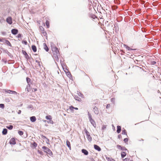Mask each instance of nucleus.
Instances as JSON below:
<instances>
[{
	"mask_svg": "<svg viewBox=\"0 0 161 161\" xmlns=\"http://www.w3.org/2000/svg\"><path fill=\"white\" fill-rule=\"evenodd\" d=\"M88 114L89 117V119L90 120L91 123L92 125L93 126L95 127L96 126V124L94 120L92 119V116L91 114L89 113V112H88Z\"/></svg>",
	"mask_w": 161,
	"mask_h": 161,
	"instance_id": "obj_3",
	"label": "nucleus"
},
{
	"mask_svg": "<svg viewBox=\"0 0 161 161\" xmlns=\"http://www.w3.org/2000/svg\"><path fill=\"white\" fill-rule=\"evenodd\" d=\"M65 72L66 73L67 76L69 78L72 77V75H71L70 72L68 71L66 72L65 71Z\"/></svg>",
	"mask_w": 161,
	"mask_h": 161,
	"instance_id": "obj_28",
	"label": "nucleus"
},
{
	"mask_svg": "<svg viewBox=\"0 0 161 161\" xmlns=\"http://www.w3.org/2000/svg\"><path fill=\"white\" fill-rule=\"evenodd\" d=\"M44 45V49L45 50V51L47 52H48L49 51V49L47 46L46 44L45 43H43Z\"/></svg>",
	"mask_w": 161,
	"mask_h": 161,
	"instance_id": "obj_18",
	"label": "nucleus"
},
{
	"mask_svg": "<svg viewBox=\"0 0 161 161\" xmlns=\"http://www.w3.org/2000/svg\"><path fill=\"white\" fill-rule=\"evenodd\" d=\"M117 148L119 149H121L122 147L119 145H117Z\"/></svg>",
	"mask_w": 161,
	"mask_h": 161,
	"instance_id": "obj_45",
	"label": "nucleus"
},
{
	"mask_svg": "<svg viewBox=\"0 0 161 161\" xmlns=\"http://www.w3.org/2000/svg\"><path fill=\"white\" fill-rule=\"evenodd\" d=\"M31 48L33 50V51L34 52H35L36 51L37 49H36V47L35 45H33L31 46Z\"/></svg>",
	"mask_w": 161,
	"mask_h": 161,
	"instance_id": "obj_22",
	"label": "nucleus"
},
{
	"mask_svg": "<svg viewBox=\"0 0 161 161\" xmlns=\"http://www.w3.org/2000/svg\"><path fill=\"white\" fill-rule=\"evenodd\" d=\"M37 152H38V153H39L41 155H43L44 154L43 153L42 151H40L39 150H38Z\"/></svg>",
	"mask_w": 161,
	"mask_h": 161,
	"instance_id": "obj_37",
	"label": "nucleus"
},
{
	"mask_svg": "<svg viewBox=\"0 0 161 161\" xmlns=\"http://www.w3.org/2000/svg\"><path fill=\"white\" fill-rule=\"evenodd\" d=\"M101 2H102L104 4V5H106V6L107 5V4L106 3V1H100Z\"/></svg>",
	"mask_w": 161,
	"mask_h": 161,
	"instance_id": "obj_47",
	"label": "nucleus"
},
{
	"mask_svg": "<svg viewBox=\"0 0 161 161\" xmlns=\"http://www.w3.org/2000/svg\"><path fill=\"white\" fill-rule=\"evenodd\" d=\"M82 152L86 155H87L88 154V152L87 150L85 149H82L81 150Z\"/></svg>",
	"mask_w": 161,
	"mask_h": 161,
	"instance_id": "obj_17",
	"label": "nucleus"
},
{
	"mask_svg": "<svg viewBox=\"0 0 161 161\" xmlns=\"http://www.w3.org/2000/svg\"><path fill=\"white\" fill-rule=\"evenodd\" d=\"M27 108H31L32 109L33 108V106L31 105H29Z\"/></svg>",
	"mask_w": 161,
	"mask_h": 161,
	"instance_id": "obj_48",
	"label": "nucleus"
},
{
	"mask_svg": "<svg viewBox=\"0 0 161 161\" xmlns=\"http://www.w3.org/2000/svg\"><path fill=\"white\" fill-rule=\"evenodd\" d=\"M114 1V3H117V4H120L119 1L116 0V1Z\"/></svg>",
	"mask_w": 161,
	"mask_h": 161,
	"instance_id": "obj_49",
	"label": "nucleus"
},
{
	"mask_svg": "<svg viewBox=\"0 0 161 161\" xmlns=\"http://www.w3.org/2000/svg\"><path fill=\"white\" fill-rule=\"evenodd\" d=\"M86 138L89 142H91L92 141V138L90 135L86 136Z\"/></svg>",
	"mask_w": 161,
	"mask_h": 161,
	"instance_id": "obj_21",
	"label": "nucleus"
},
{
	"mask_svg": "<svg viewBox=\"0 0 161 161\" xmlns=\"http://www.w3.org/2000/svg\"><path fill=\"white\" fill-rule=\"evenodd\" d=\"M118 138L119 139H122V137L121 135H119L118 136Z\"/></svg>",
	"mask_w": 161,
	"mask_h": 161,
	"instance_id": "obj_53",
	"label": "nucleus"
},
{
	"mask_svg": "<svg viewBox=\"0 0 161 161\" xmlns=\"http://www.w3.org/2000/svg\"><path fill=\"white\" fill-rule=\"evenodd\" d=\"M156 64V62L155 61H153L151 62V64L152 65H154Z\"/></svg>",
	"mask_w": 161,
	"mask_h": 161,
	"instance_id": "obj_56",
	"label": "nucleus"
},
{
	"mask_svg": "<svg viewBox=\"0 0 161 161\" xmlns=\"http://www.w3.org/2000/svg\"><path fill=\"white\" fill-rule=\"evenodd\" d=\"M2 34L3 35H6V32H2Z\"/></svg>",
	"mask_w": 161,
	"mask_h": 161,
	"instance_id": "obj_63",
	"label": "nucleus"
},
{
	"mask_svg": "<svg viewBox=\"0 0 161 161\" xmlns=\"http://www.w3.org/2000/svg\"><path fill=\"white\" fill-rule=\"evenodd\" d=\"M21 111L20 110H19L18 112V114H20L21 113Z\"/></svg>",
	"mask_w": 161,
	"mask_h": 161,
	"instance_id": "obj_62",
	"label": "nucleus"
},
{
	"mask_svg": "<svg viewBox=\"0 0 161 161\" xmlns=\"http://www.w3.org/2000/svg\"><path fill=\"white\" fill-rule=\"evenodd\" d=\"M94 13L95 12H92V13H91V12H89V16L90 17L92 18L93 19H95L96 18H97V17L95 15H94L93 14V13Z\"/></svg>",
	"mask_w": 161,
	"mask_h": 161,
	"instance_id": "obj_7",
	"label": "nucleus"
},
{
	"mask_svg": "<svg viewBox=\"0 0 161 161\" xmlns=\"http://www.w3.org/2000/svg\"><path fill=\"white\" fill-rule=\"evenodd\" d=\"M46 118L48 120H50L52 119V117L50 115H47L46 116Z\"/></svg>",
	"mask_w": 161,
	"mask_h": 161,
	"instance_id": "obj_30",
	"label": "nucleus"
},
{
	"mask_svg": "<svg viewBox=\"0 0 161 161\" xmlns=\"http://www.w3.org/2000/svg\"><path fill=\"white\" fill-rule=\"evenodd\" d=\"M26 81L27 82V83H28V84L29 85H30V84L29 83H31V79L29 78V77H27L26 78Z\"/></svg>",
	"mask_w": 161,
	"mask_h": 161,
	"instance_id": "obj_27",
	"label": "nucleus"
},
{
	"mask_svg": "<svg viewBox=\"0 0 161 161\" xmlns=\"http://www.w3.org/2000/svg\"><path fill=\"white\" fill-rule=\"evenodd\" d=\"M115 99L114 98H112L111 99V102L113 103L114 104L115 103Z\"/></svg>",
	"mask_w": 161,
	"mask_h": 161,
	"instance_id": "obj_39",
	"label": "nucleus"
},
{
	"mask_svg": "<svg viewBox=\"0 0 161 161\" xmlns=\"http://www.w3.org/2000/svg\"><path fill=\"white\" fill-rule=\"evenodd\" d=\"M42 138L43 139H47V140L48 141H49V139H48V138H47L45 136H42Z\"/></svg>",
	"mask_w": 161,
	"mask_h": 161,
	"instance_id": "obj_51",
	"label": "nucleus"
},
{
	"mask_svg": "<svg viewBox=\"0 0 161 161\" xmlns=\"http://www.w3.org/2000/svg\"><path fill=\"white\" fill-rule=\"evenodd\" d=\"M3 91L6 93L13 94L16 95L17 94V92L14 91L10 90H7L6 89H3Z\"/></svg>",
	"mask_w": 161,
	"mask_h": 161,
	"instance_id": "obj_5",
	"label": "nucleus"
},
{
	"mask_svg": "<svg viewBox=\"0 0 161 161\" xmlns=\"http://www.w3.org/2000/svg\"><path fill=\"white\" fill-rule=\"evenodd\" d=\"M4 42H5L4 43L6 44L7 45H8V46L11 47L12 45L10 43V42L8 40L4 39Z\"/></svg>",
	"mask_w": 161,
	"mask_h": 161,
	"instance_id": "obj_16",
	"label": "nucleus"
},
{
	"mask_svg": "<svg viewBox=\"0 0 161 161\" xmlns=\"http://www.w3.org/2000/svg\"><path fill=\"white\" fill-rule=\"evenodd\" d=\"M141 1V3L142 4H144V3H145V2H144V1L142 0V1Z\"/></svg>",
	"mask_w": 161,
	"mask_h": 161,
	"instance_id": "obj_60",
	"label": "nucleus"
},
{
	"mask_svg": "<svg viewBox=\"0 0 161 161\" xmlns=\"http://www.w3.org/2000/svg\"><path fill=\"white\" fill-rule=\"evenodd\" d=\"M4 20L3 18H1L0 19V22L2 23L3 21H4Z\"/></svg>",
	"mask_w": 161,
	"mask_h": 161,
	"instance_id": "obj_57",
	"label": "nucleus"
},
{
	"mask_svg": "<svg viewBox=\"0 0 161 161\" xmlns=\"http://www.w3.org/2000/svg\"><path fill=\"white\" fill-rule=\"evenodd\" d=\"M22 36V35L21 34H19L18 35H17V37L18 38H20L21 37V36Z\"/></svg>",
	"mask_w": 161,
	"mask_h": 161,
	"instance_id": "obj_55",
	"label": "nucleus"
},
{
	"mask_svg": "<svg viewBox=\"0 0 161 161\" xmlns=\"http://www.w3.org/2000/svg\"><path fill=\"white\" fill-rule=\"evenodd\" d=\"M2 62H4L5 63H6L7 62V60H5L4 59H2L1 60Z\"/></svg>",
	"mask_w": 161,
	"mask_h": 161,
	"instance_id": "obj_54",
	"label": "nucleus"
},
{
	"mask_svg": "<svg viewBox=\"0 0 161 161\" xmlns=\"http://www.w3.org/2000/svg\"><path fill=\"white\" fill-rule=\"evenodd\" d=\"M74 108V107L73 106H70L69 107V109H70V110H71L72 111H73Z\"/></svg>",
	"mask_w": 161,
	"mask_h": 161,
	"instance_id": "obj_43",
	"label": "nucleus"
},
{
	"mask_svg": "<svg viewBox=\"0 0 161 161\" xmlns=\"http://www.w3.org/2000/svg\"><path fill=\"white\" fill-rule=\"evenodd\" d=\"M42 149L44 151L47 153L48 156L53 157V153L47 147L43 146L42 147Z\"/></svg>",
	"mask_w": 161,
	"mask_h": 161,
	"instance_id": "obj_2",
	"label": "nucleus"
},
{
	"mask_svg": "<svg viewBox=\"0 0 161 161\" xmlns=\"http://www.w3.org/2000/svg\"><path fill=\"white\" fill-rule=\"evenodd\" d=\"M33 147H37V144L36 142H34L33 144Z\"/></svg>",
	"mask_w": 161,
	"mask_h": 161,
	"instance_id": "obj_44",
	"label": "nucleus"
},
{
	"mask_svg": "<svg viewBox=\"0 0 161 161\" xmlns=\"http://www.w3.org/2000/svg\"><path fill=\"white\" fill-rule=\"evenodd\" d=\"M77 94L80 97H82V96H83V94L80 92H78Z\"/></svg>",
	"mask_w": 161,
	"mask_h": 161,
	"instance_id": "obj_42",
	"label": "nucleus"
},
{
	"mask_svg": "<svg viewBox=\"0 0 161 161\" xmlns=\"http://www.w3.org/2000/svg\"><path fill=\"white\" fill-rule=\"evenodd\" d=\"M3 52L4 53H7L11 59L13 58V55H12V54L10 53L7 50H3Z\"/></svg>",
	"mask_w": 161,
	"mask_h": 161,
	"instance_id": "obj_9",
	"label": "nucleus"
},
{
	"mask_svg": "<svg viewBox=\"0 0 161 161\" xmlns=\"http://www.w3.org/2000/svg\"><path fill=\"white\" fill-rule=\"evenodd\" d=\"M93 109V111L95 114H98L99 113V111L98 108L96 106H94L92 107Z\"/></svg>",
	"mask_w": 161,
	"mask_h": 161,
	"instance_id": "obj_6",
	"label": "nucleus"
},
{
	"mask_svg": "<svg viewBox=\"0 0 161 161\" xmlns=\"http://www.w3.org/2000/svg\"><path fill=\"white\" fill-rule=\"evenodd\" d=\"M124 46L128 51L134 50H135V49L131 48L126 45L124 44Z\"/></svg>",
	"mask_w": 161,
	"mask_h": 161,
	"instance_id": "obj_14",
	"label": "nucleus"
},
{
	"mask_svg": "<svg viewBox=\"0 0 161 161\" xmlns=\"http://www.w3.org/2000/svg\"><path fill=\"white\" fill-rule=\"evenodd\" d=\"M13 127V126L12 125H9L8 126H7L6 128L9 130H12Z\"/></svg>",
	"mask_w": 161,
	"mask_h": 161,
	"instance_id": "obj_29",
	"label": "nucleus"
},
{
	"mask_svg": "<svg viewBox=\"0 0 161 161\" xmlns=\"http://www.w3.org/2000/svg\"><path fill=\"white\" fill-rule=\"evenodd\" d=\"M42 33L44 36H46L47 35V32L44 31V28L43 27H42Z\"/></svg>",
	"mask_w": 161,
	"mask_h": 161,
	"instance_id": "obj_26",
	"label": "nucleus"
},
{
	"mask_svg": "<svg viewBox=\"0 0 161 161\" xmlns=\"http://www.w3.org/2000/svg\"><path fill=\"white\" fill-rule=\"evenodd\" d=\"M7 22L10 25L12 23V19L11 17H8L6 19Z\"/></svg>",
	"mask_w": 161,
	"mask_h": 161,
	"instance_id": "obj_11",
	"label": "nucleus"
},
{
	"mask_svg": "<svg viewBox=\"0 0 161 161\" xmlns=\"http://www.w3.org/2000/svg\"><path fill=\"white\" fill-rule=\"evenodd\" d=\"M30 119L31 122H35L36 120V118L34 116H32L30 118Z\"/></svg>",
	"mask_w": 161,
	"mask_h": 161,
	"instance_id": "obj_15",
	"label": "nucleus"
},
{
	"mask_svg": "<svg viewBox=\"0 0 161 161\" xmlns=\"http://www.w3.org/2000/svg\"><path fill=\"white\" fill-rule=\"evenodd\" d=\"M48 123L51 124H53V121L52 120V119L50 120Z\"/></svg>",
	"mask_w": 161,
	"mask_h": 161,
	"instance_id": "obj_52",
	"label": "nucleus"
},
{
	"mask_svg": "<svg viewBox=\"0 0 161 161\" xmlns=\"http://www.w3.org/2000/svg\"><path fill=\"white\" fill-rule=\"evenodd\" d=\"M4 104H0V108L4 109Z\"/></svg>",
	"mask_w": 161,
	"mask_h": 161,
	"instance_id": "obj_36",
	"label": "nucleus"
},
{
	"mask_svg": "<svg viewBox=\"0 0 161 161\" xmlns=\"http://www.w3.org/2000/svg\"><path fill=\"white\" fill-rule=\"evenodd\" d=\"M86 136L90 135V133L88 131L87 132H86Z\"/></svg>",
	"mask_w": 161,
	"mask_h": 161,
	"instance_id": "obj_61",
	"label": "nucleus"
},
{
	"mask_svg": "<svg viewBox=\"0 0 161 161\" xmlns=\"http://www.w3.org/2000/svg\"><path fill=\"white\" fill-rule=\"evenodd\" d=\"M158 4V3L157 1H156L153 2L152 3V4L154 6H156Z\"/></svg>",
	"mask_w": 161,
	"mask_h": 161,
	"instance_id": "obj_35",
	"label": "nucleus"
},
{
	"mask_svg": "<svg viewBox=\"0 0 161 161\" xmlns=\"http://www.w3.org/2000/svg\"><path fill=\"white\" fill-rule=\"evenodd\" d=\"M18 134L22 136L23 134V132L21 130H19L18 131Z\"/></svg>",
	"mask_w": 161,
	"mask_h": 161,
	"instance_id": "obj_34",
	"label": "nucleus"
},
{
	"mask_svg": "<svg viewBox=\"0 0 161 161\" xmlns=\"http://www.w3.org/2000/svg\"><path fill=\"white\" fill-rule=\"evenodd\" d=\"M22 42L25 45H27V42L25 40H23L22 41Z\"/></svg>",
	"mask_w": 161,
	"mask_h": 161,
	"instance_id": "obj_46",
	"label": "nucleus"
},
{
	"mask_svg": "<svg viewBox=\"0 0 161 161\" xmlns=\"http://www.w3.org/2000/svg\"><path fill=\"white\" fill-rule=\"evenodd\" d=\"M94 147L95 150L98 151H100L101 150V148L99 146L97 145H94Z\"/></svg>",
	"mask_w": 161,
	"mask_h": 161,
	"instance_id": "obj_13",
	"label": "nucleus"
},
{
	"mask_svg": "<svg viewBox=\"0 0 161 161\" xmlns=\"http://www.w3.org/2000/svg\"><path fill=\"white\" fill-rule=\"evenodd\" d=\"M110 107V104H108L106 106V108H108Z\"/></svg>",
	"mask_w": 161,
	"mask_h": 161,
	"instance_id": "obj_58",
	"label": "nucleus"
},
{
	"mask_svg": "<svg viewBox=\"0 0 161 161\" xmlns=\"http://www.w3.org/2000/svg\"><path fill=\"white\" fill-rule=\"evenodd\" d=\"M122 134L123 135H126L127 136L126 130L125 129L122 130Z\"/></svg>",
	"mask_w": 161,
	"mask_h": 161,
	"instance_id": "obj_33",
	"label": "nucleus"
},
{
	"mask_svg": "<svg viewBox=\"0 0 161 161\" xmlns=\"http://www.w3.org/2000/svg\"><path fill=\"white\" fill-rule=\"evenodd\" d=\"M11 31L13 34L16 35L18 33V31L17 29H13L11 30Z\"/></svg>",
	"mask_w": 161,
	"mask_h": 161,
	"instance_id": "obj_12",
	"label": "nucleus"
},
{
	"mask_svg": "<svg viewBox=\"0 0 161 161\" xmlns=\"http://www.w3.org/2000/svg\"><path fill=\"white\" fill-rule=\"evenodd\" d=\"M107 126V125H103L102 128V130H105Z\"/></svg>",
	"mask_w": 161,
	"mask_h": 161,
	"instance_id": "obj_40",
	"label": "nucleus"
},
{
	"mask_svg": "<svg viewBox=\"0 0 161 161\" xmlns=\"http://www.w3.org/2000/svg\"><path fill=\"white\" fill-rule=\"evenodd\" d=\"M121 131V127L120 126L118 125L117 126V132L118 133H119Z\"/></svg>",
	"mask_w": 161,
	"mask_h": 161,
	"instance_id": "obj_20",
	"label": "nucleus"
},
{
	"mask_svg": "<svg viewBox=\"0 0 161 161\" xmlns=\"http://www.w3.org/2000/svg\"><path fill=\"white\" fill-rule=\"evenodd\" d=\"M0 42H3V43L5 42H4V40H3L0 38Z\"/></svg>",
	"mask_w": 161,
	"mask_h": 161,
	"instance_id": "obj_59",
	"label": "nucleus"
},
{
	"mask_svg": "<svg viewBox=\"0 0 161 161\" xmlns=\"http://www.w3.org/2000/svg\"><path fill=\"white\" fill-rule=\"evenodd\" d=\"M128 158H125L124 159V161H127Z\"/></svg>",
	"mask_w": 161,
	"mask_h": 161,
	"instance_id": "obj_64",
	"label": "nucleus"
},
{
	"mask_svg": "<svg viewBox=\"0 0 161 161\" xmlns=\"http://www.w3.org/2000/svg\"><path fill=\"white\" fill-rule=\"evenodd\" d=\"M51 50L52 51L53 56L55 58L56 60H58V54L59 53L58 48L54 46L53 45H51Z\"/></svg>",
	"mask_w": 161,
	"mask_h": 161,
	"instance_id": "obj_1",
	"label": "nucleus"
},
{
	"mask_svg": "<svg viewBox=\"0 0 161 161\" xmlns=\"http://www.w3.org/2000/svg\"><path fill=\"white\" fill-rule=\"evenodd\" d=\"M46 25L47 28H49V21L48 20H46Z\"/></svg>",
	"mask_w": 161,
	"mask_h": 161,
	"instance_id": "obj_32",
	"label": "nucleus"
},
{
	"mask_svg": "<svg viewBox=\"0 0 161 161\" xmlns=\"http://www.w3.org/2000/svg\"><path fill=\"white\" fill-rule=\"evenodd\" d=\"M74 98L76 100L78 101L79 102H81V99L77 95H75Z\"/></svg>",
	"mask_w": 161,
	"mask_h": 161,
	"instance_id": "obj_19",
	"label": "nucleus"
},
{
	"mask_svg": "<svg viewBox=\"0 0 161 161\" xmlns=\"http://www.w3.org/2000/svg\"><path fill=\"white\" fill-rule=\"evenodd\" d=\"M107 159L108 161H115V160L111 158H106Z\"/></svg>",
	"mask_w": 161,
	"mask_h": 161,
	"instance_id": "obj_31",
	"label": "nucleus"
},
{
	"mask_svg": "<svg viewBox=\"0 0 161 161\" xmlns=\"http://www.w3.org/2000/svg\"><path fill=\"white\" fill-rule=\"evenodd\" d=\"M36 63H37V64H38V65H39L40 67H41L40 62L39 61H38V60H36Z\"/></svg>",
	"mask_w": 161,
	"mask_h": 161,
	"instance_id": "obj_50",
	"label": "nucleus"
},
{
	"mask_svg": "<svg viewBox=\"0 0 161 161\" xmlns=\"http://www.w3.org/2000/svg\"><path fill=\"white\" fill-rule=\"evenodd\" d=\"M120 150L122 151H127V149L125 147H122Z\"/></svg>",
	"mask_w": 161,
	"mask_h": 161,
	"instance_id": "obj_41",
	"label": "nucleus"
},
{
	"mask_svg": "<svg viewBox=\"0 0 161 161\" xmlns=\"http://www.w3.org/2000/svg\"><path fill=\"white\" fill-rule=\"evenodd\" d=\"M123 141L125 143H127V142L128 141V139L127 138H125L124 139Z\"/></svg>",
	"mask_w": 161,
	"mask_h": 161,
	"instance_id": "obj_38",
	"label": "nucleus"
},
{
	"mask_svg": "<svg viewBox=\"0 0 161 161\" xmlns=\"http://www.w3.org/2000/svg\"><path fill=\"white\" fill-rule=\"evenodd\" d=\"M9 143L10 144H12V145H15L16 144V141L15 139L14 138H12L10 139V140Z\"/></svg>",
	"mask_w": 161,
	"mask_h": 161,
	"instance_id": "obj_8",
	"label": "nucleus"
},
{
	"mask_svg": "<svg viewBox=\"0 0 161 161\" xmlns=\"http://www.w3.org/2000/svg\"><path fill=\"white\" fill-rule=\"evenodd\" d=\"M22 52L23 54L25 55V58L27 59H28L30 58V57L29 55L27 54V53L24 50H22Z\"/></svg>",
	"mask_w": 161,
	"mask_h": 161,
	"instance_id": "obj_10",
	"label": "nucleus"
},
{
	"mask_svg": "<svg viewBox=\"0 0 161 161\" xmlns=\"http://www.w3.org/2000/svg\"><path fill=\"white\" fill-rule=\"evenodd\" d=\"M89 5H90L89 7V10L91 11L92 12H95V10L93 7V5H92V1H90V2H89Z\"/></svg>",
	"mask_w": 161,
	"mask_h": 161,
	"instance_id": "obj_4",
	"label": "nucleus"
},
{
	"mask_svg": "<svg viewBox=\"0 0 161 161\" xmlns=\"http://www.w3.org/2000/svg\"><path fill=\"white\" fill-rule=\"evenodd\" d=\"M7 131L8 130L6 129H3L2 131V134L4 135H6L7 133Z\"/></svg>",
	"mask_w": 161,
	"mask_h": 161,
	"instance_id": "obj_23",
	"label": "nucleus"
},
{
	"mask_svg": "<svg viewBox=\"0 0 161 161\" xmlns=\"http://www.w3.org/2000/svg\"><path fill=\"white\" fill-rule=\"evenodd\" d=\"M66 145L69 148V149H71V145L70 142L68 140L66 141Z\"/></svg>",
	"mask_w": 161,
	"mask_h": 161,
	"instance_id": "obj_24",
	"label": "nucleus"
},
{
	"mask_svg": "<svg viewBox=\"0 0 161 161\" xmlns=\"http://www.w3.org/2000/svg\"><path fill=\"white\" fill-rule=\"evenodd\" d=\"M126 154L125 152H122L121 153V158H123L126 155Z\"/></svg>",
	"mask_w": 161,
	"mask_h": 161,
	"instance_id": "obj_25",
	"label": "nucleus"
}]
</instances>
